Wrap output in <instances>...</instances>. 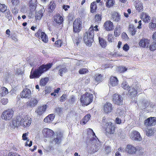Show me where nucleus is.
Masks as SVG:
<instances>
[{
	"label": "nucleus",
	"instance_id": "f257e3e1",
	"mask_svg": "<svg viewBox=\"0 0 156 156\" xmlns=\"http://www.w3.org/2000/svg\"><path fill=\"white\" fill-rule=\"evenodd\" d=\"M32 123V119L28 115H19L12 122V125L15 127H18L22 126L23 128L29 127Z\"/></svg>",
	"mask_w": 156,
	"mask_h": 156
},
{
	"label": "nucleus",
	"instance_id": "f03ea898",
	"mask_svg": "<svg viewBox=\"0 0 156 156\" xmlns=\"http://www.w3.org/2000/svg\"><path fill=\"white\" fill-rule=\"evenodd\" d=\"M53 66L52 63H48L46 64H43L35 69H31L30 78H38L44 73L51 69Z\"/></svg>",
	"mask_w": 156,
	"mask_h": 156
},
{
	"label": "nucleus",
	"instance_id": "7ed1b4c3",
	"mask_svg": "<svg viewBox=\"0 0 156 156\" xmlns=\"http://www.w3.org/2000/svg\"><path fill=\"white\" fill-rule=\"evenodd\" d=\"M94 35V29L92 25L89 28L87 32L85 33L83 37V40L86 44L90 46L93 42Z\"/></svg>",
	"mask_w": 156,
	"mask_h": 156
},
{
	"label": "nucleus",
	"instance_id": "20e7f679",
	"mask_svg": "<svg viewBox=\"0 0 156 156\" xmlns=\"http://www.w3.org/2000/svg\"><path fill=\"white\" fill-rule=\"evenodd\" d=\"M93 95L89 92H86L81 95L80 101L83 105L87 106L93 101Z\"/></svg>",
	"mask_w": 156,
	"mask_h": 156
},
{
	"label": "nucleus",
	"instance_id": "39448f33",
	"mask_svg": "<svg viewBox=\"0 0 156 156\" xmlns=\"http://www.w3.org/2000/svg\"><path fill=\"white\" fill-rule=\"evenodd\" d=\"M14 113V111L12 108H8L2 112L1 118L5 121L10 120L12 118Z\"/></svg>",
	"mask_w": 156,
	"mask_h": 156
},
{
	"label": "nucleus",
	"instance_id": "423d86ee",
	"mask_svg": "<svg viewBox=\"0 0 156 156\" xmlns=\"http://www.w3.org/2000/svg\"><path fill=\"white\" fill-rule=\"evenodd\" d=\"M104 128L106 134H112L115 132L116 127L114 123L109 122L105 123Z\"/></svg>",
	"mask_w": 156,
	"mask_h": 156
},
{
	"label": "nucleus",
	"instance_id": "0eeeda50",
	"mask_svg": "<svg viewBox=\"0 0 156 156\" xmlns=\"http://www.w3.org/2000/svg\"><path fill=\"white\" fill-rule=\"evenodd\" d=\"M82 22L80 18H76L73 24V31L75 33H78L81 30L82 27Z\"/></svg>",
	"mask_w": 156,
	"mask_h": 156
},
{
	"label": "nucleus",
	"instance_id": "6e6552de",
	"mask_svg": "<svg viewBox=\"0 0 156 156\" xmlns=\"http://www.w3.org/2000/svg\"><path fill=\"white\" fill-rule=\"evenodd\" d=\"M112 101L115 104L119 105H122L123 102V98L121 95L115 94L113 96Z\"/></svg>",
	"mask_w": 156,
	"mask_h": 156
},
{
	"label": "nucleus",
	"instance_id": "1a4fd4ad",
	"mask_svg": "<svg viewBox=\"0 0 156 156\" xmlns=\"http://www.w3.org/2000/svg\"><path fill=\"white\" fill-rule=\"evenodd\" d=\"M145 125L146 126H152L156 124V117H150L144 121Z\"/></svg>",
	"mask_w": 156,
	"mask_h": 156
},
{
	"label": "nucleus",
	"instance_id": "9d476101",
	"mask_svg": "<svg viewBox=\"0 0 156 156\" xmlns=\"http://www.w3.org/2000/svg\"><path fill=\"white\" fill-rule=\"evenodd\" d=\"M113 109V105L110 103L106 102L103 106V110L105 113L108 114L111 112Z\"/></svg>",
	"mask_w": 156,
	"mask_h": 156
},
{
	"label": "nucleus",
	"instance_id": "9b49d317",
	"mask_svg": "<svg viewBox=\"0 0 156 156\" xmlns=\"http://www.w3.org/2000/svg\"><path fill=\"white\" fill-rule=\"evenodd\" d=\"M104 29L107 31L112 30L114 28V26L112 22L110 20H107L105 22L103 25Z\"/></svg>",
	"mask_w": 156,
	"mask_h": 156
},
{
	"label": "nucleus",
	"instance_id": "f8f14e48",
	"mask_svg": "<svg viewBox=\"0 0 156 156\" xmlns=\"http://www.w3.org/2000/svg\"><path fill=\"white\" fill-rule=\"evenodd\" d=\"M130 137L133 140L138 141H140L142 139L140 133L136 130L133 131L131 133Z\"/></svg>",
	"mask_w": 156,
	"mask_h": 156
},
{
	"label": "nucleus",
	"instance_id": "ddd939ff",
	"mask_svg": "<svg viewBox=\"0 0 156 156\" xmlns=\"http://www.w3.org/2000/svg\"><path fill=\"white\" fill-rule=\"evenodd\" d=\"M31 92L29 89L26 88L23 89L20 93L21 98H30L31 96Z\"/></svg>",
	"mask_w": 156,
	"mask_h": 156
},
{
	"label": "nucleus",
	"instance_id": "4468645a",
	"mask_svg": "<svg viewBox=\"0 0 156 156\" xmlns=\"http://www.w3.org/2000/svg\"><path fill=\"white\" fill-rule=\"evenodd\" d=\"M137 151L136 147L131 145L128 144L126 146L125 151L129 154H136Z\"/></svg>",
	"mask_w": 156,
	"mask_h": 156
},
{
	"label": "nucleus",
	"instance_id": "2eb2a0df",
	"mask_svg": "<svg viewBox=\"0 0 156 156\" xmlns=\"http://www.w3.org/2000/svg\"><path fill=\"white\" fill-rule=\"evenodd\" d=\"M150 43L149 40L145 38H143L140 40L139 43V46L143 48H147Z\"/></svg>",
	"mask_w": 156,
	"mask_h": 156
},
{
	"label": "nucleus",
	"instance_id": "dca6fc26",
	"mask_svg": "<svg viewBox=\"0 0 156 156\" xmlns=\"http://www.w3.org/2000/svg\"><path fill=\"white\" fill-rule=\"evenodd\" d=\"M38 2L37 0H30L28 3V6L31 11H34L36 8Z\"/></svg>",
	"mask_w": 156,
	"mask_h": 156
},
{
	"label": "nucleus",
	"instance_id": "f3484780",
	"mask_svg": "<svg viewBox=\"0 0 156 156\" xmlns=\"http://www.w3.org/2000/svg\"><path fill=\"white\" fill-rule=\"evenodd\" d=\"M140 19L145 23H149L151 19L150 17L146 13L143 12L140 15Z\"/></svg>",
	"mask_w": 156,
	"mask_h": 156
},
{
	"label": "nucleus",
	"instance_id": "a211bd4d",
	"mask_svg": "<svg viewBox=\"0 0 156 156\" xmlns=\"http://www.w3.org/2000/svg\"><path fill=\"white\" fill-rule=\"evenodd\" d=\"M54 21L59 25L62 24L64 21L62 17L59 13L56 14L54 16Z\"/></svg>",
	"mask_w": 156,
	"mask_h": 156
},
{
	"label": "nucleus",
	"instance_id": "6ab92c4d",
	"mask_svg": "<svg viewBox=\"0 0 156 156\" xmlns=\"http://www.w3.org/2000/svg\"><path fill=\"white\" fill-rule=\"evenodd\" d=\"M109 83L113 87L117 86L119 84V80L116 77L112 76L109 79Z\"/></svg>",
	"mask_w": 156,
	"mask_h": 156
},
{
	"label": "nucleus",
	"instance_id": "aec40b11",
	"mask_svg": "<svg viewBox=\"0 0 156 156\" xmlns=\"http://www.w3.org/2000/svg\"><path fill=\"white\" fill-rule=\"evenodd\" d=\"M38 101L35 98H31L30 101L27 103V107L33 108L35 107L37 104Z\"/></svg>",
	"mask_w": 156,
	"mask_h": 156
},
{
	"label": "nucleus",
	"instance_id": "412c9836",
	"mask_svg": "<svg viewBox=\"0 0 156 156\" xmlns=\"http://www.w3.org/2000/svg\"><path fill=\"white\" fill-rule=\"evenodd\" d=\"M47 108V105H46L39 107L36 112L39 115H41L46 111Z\"/></svg>",
	"mask_w": 156,
	"mask_h": 156
},
{
	"label": "nucleus",
	"instance_id": "4be33fe9",
	"mask_svg": "<svg viewBox=\"0 0 156 156\" xmlns=\"http://www.w3.org/2000/svg\"><path fill=\"white\" fill-rule=\"evenodd\" d=\"M28 132L27 133H23L22 136V139L23 140H27V142L25 144V145L26 146H28L29 147H30L32 145V141H30V143L28 144V142L29 141V139H28L27 136H28Z\"/></svg>",
	"mask_w": 156,
	"mask_h": 156
},
{
	"label": "nucleus",
	"instance_id": "5701e85b",
	"mask_svg": "<svg viewBox=\"0 0 156 156\" xmlns=\"http://www.w3.org/2000/svg\"><path fill=\"white\" fill-rule=\"evenodd\" d=\"M148 26L150 29L154 30H156V19L154 18L149 24Z\"/></svg>",
	"mask_w": 156,
	"mask_h": 156
},
{
	"label": "nucleus",
	"instance_id": "b1692460",
	"mask_svg": "<svg viewBox=\"0 0 156 156\" xmlns=\"http://www.w3.org/2000/svg\"><path fill=\"white\" fill-rule=\"evenodd\" d=\"M55 118V115L53 114L49 115L44 120V122L50 123L52 122Z\"/></svg>",
	"mask_w": 156,
	"mask_h": 156
},
{
	"label": "nucleus",
	"instance_id": "393cba45",
	"mask_svg": "<svg viewBox=\"0 0 156 156\" xmlns=\"http://www.w3.org/2000/svg\"><path fill=\"white\" fill-rule=\"evenodd\" d=\"M121 16L117 12H114L112 15V18L113 20L115 22H118L120 20Z\"/></svg>",
	"mask_w": 156,
	"mask_h": 156
},
{
	"label": "nucleus",
	"instance_id": "a878e982",
	"mask_svg": "<svg viewBox=\"0 0 156 156\" xmlns=\"http://www.w3.org/2000/svg\"><path fill=\"white\" fill-rule=\"evenodd\" d=\"M56 7V3L55 2V1H51L49 5H48V9L49 10V11L50 12H53Z\"/></svg>",
	"mask_w": 156,
	"mask_h": 156
},
{
	"label": "nucleus",
	"instance_id": "bb28decb",
	"mask_svg": "<svg viewBox=\"0 0 156 156\" xmlns=\"http://www.w3.org/2000/svg\"><path fill=\"white\" fill-rule=\"evenodd\" d=\"M128 30L132 36L135 35L136 32V28L133 24L129 25Z\"/></svg>",
	"mask_w": 156,
	"mask_h": 156
},
{
	"label": "nucleus",
	"instance_id": "cd10ccee",
	"mask_svg": "<svg viewBox=\"0 0 156 156\" xmlns=\"http://www.w3.org/2000/svg\"><path fill=\"white\" fill-rule=\"evenodd\" d=\"M121 27L119 25L117 26L114 31V35L115 37H119L121 34Z\"/></svg>",
	"mask_w": 156,
	"mask_h": 156
},
{
	"label": "nucleus",
	"instance_id": "c85d7f7f",
	"mask_svg": "<svg viewBox=\"0 0 156 156\" xmlns=\"http://www.w3.org/2000/svg\"><path fill=\"white\" fill-rule=\"evenodd\" d=\"M129 92L130 96L132 97L136 96L137 93V90L134 87L130 88Z\"/></svg>",
	"mask_w": 156,
	"mask_h": 156
},
{
	"label": "nucleus",
	"instance_id": "c756f323",
	"mask_svg": "<svg viewBox=\"0 0 156 156\" xmlns=\"http://www.w3.org/2000/svg\"><path fill=\"white\" fill-rule=\"evenodd\" d=\"M90 117L91 115L90 114L86 115L81 122V124L82 125L85 124L89 121Z\"/></svg>",
	"mask_w": 156,
	"mask_h": 156
},
{
	"label": "nucleus",
	"instance_id": "7c9ffc66",
	"mask_svg": "<svg viewBox=\"0 0 156 156\" xmlns=\"http://www.w3.org/2000/svg\"><path fill=\"white\" fill-rule=\"evenodd\" d=\"M103 77L102 75L101 74H97L95 75V80L97 84L99 83L102 81Z\"/></svg>",
	"mask_w": 156,
	"mask_h": 156
},
{
	"label": "nucleus",
	"instance_id": "2f4dec72",
	"mask_svg": "<svg viewBox=\"0 0 156 156\" xmlns=\"http://www.w3.org/2000/svg\"><path fill=\"white\" fill-rule=\"evenodd\" d=\"M99 41L100 44L103 48H105L107 46V42L103 38L99 37Z\"/></svg>",
	"mask_w": 156,
	"mask_h": 156
},
{
	"label": "nucleus",
	"instance_id": "473e14b6",
	"mask_svg": "<svg viewBox=\"0 0 156 156\" xmlns=\"http://www.w3.org/2000/svg\"><path fill=\"white\" fill-rule=\"evenodd\" d=\"M43 11L42 10H40L35 14V18L37 20H40L43 16Z\"/></svg>",
	"mask_w": 156,
	"mask_h": 156
},
{
	"label": "nucleus",
	"instance_id": "72a5a7b5",
	"mask_svg": "<svg viewBox=\"0 0 156 156\" xmlns=\"http://www.w3.org/2000/svg\"><path fill=\"white\" fill-rule=\"evenodd\" d=\"M145 132L147 136H151L154 133V129L152 128L149 129L147 128L145 129Z\"/></svg>",
	"mask_w": 156,
	"mask_h": 156
},
{
	"label": "nucleus",
	"instance_id": "f704fd0d",
	"mask_svg": "<svg viewBox=\"0 0 156 156\" xmlns=\"http://www.w3.org/2000/svg\"><path fill=\"white\" fill-rule=\"evenodd\" d=\"M87 134L88 136H93L94 139H95L97 137L95 135V133L94 132L93 130L90 128H89L87 130Z\"/></svg>",
	"mask_w": 156,
	"mask_h": 156
},
{
	"label": "nucleus",
	"instance_id": "c9c22d12",
	"mask_svg": "<svg viewBox=\"0 0 156 156\" xmlns=\"http://www.w3.org/2000/svg\"><path fill=\"white\" fill-rule=\"evenodd\" d=\"M44 131H45V133H43V134L45 137H50L53 135V133H51L49 129H45L44 130Z\"/></svg>",
	"mask_w": 156,
	"mask_h": 156
},
{
	"label": "nucleus",
	"instance_id": "e433bc0d",
	"mask_svg": "<svg viewBox=\"0 0 156 156\" xmlns=\"http://www.w3.org/2000/svg\"><path fill=\"white\" fill-rule=\"evenodd\" d=\"M48 79L47 77H45L41 79L40 81V85L41 86H45L48 83Z\"/></svg>",
	"mask_w": 156,
	"mask_h": 156
},
{
	"label": "nucleus",
	"instance_id": "4c0bfd02",
	"mask_svg": "<svg viewBox=\"0 0 156 156\" xmlns=\"http://www.w3.org/2000/svg\"><path fill=\"white\" fill-rule=\"evenodd\" d=\"M41 37L42 40L44 43H47L48 41V37L47 36L44 32L41 33Z\"/></svg>",
	"mask_w": 156,
	"mask_h": 156
},
{
	"label": "nucleus",
	"instance_id": "58836bf2",
	"mask_svg": "<svg viewBox=\"0 0 156 156\" xmlns=\"http://www.w3.org/2000/svg\"><path fill=\"white\" fill-rule=\"evenodd\" d=\"M97 8L96 2H94L91 3L90 8V11L91 12H95L96 11Z\"/></svg>",
	"mask_w": 156,
	"mask_h": 156
},
{
	"label": "nucleus",
	"instance_id": "ea45409f",
	"mask_svg": "<svg viewBox=\"0 0 156 156\" xmlns=\"http://www.w3.org/2000/svg\"><path fill=\"white\" fill-rule=\"evenodd\" d=\"M10 3L13 6H17L20 4V0H10Z\"/></svg>",
	"mask_w": 156,
	"mask_h": 156
},
{
	"label": "nucleus",
	"instance_id": "a19ab883",
	"mask_svg": "<svg viewBox=\"0 0 156 156\" xmlns=\"http://www.w3.org/2000/svg\"><path fill=\"white\" fill-rule=\"evenodd\" d=\"M115 2L113 0H108L106 3V6L108 8L111 7L114 5Z\"/></svg>",
	"mask_w": 156,
	"mask_h": 156
},
{
	"label": "nucleus",
	"instance_id": "79ce46f5",
	"mask_svg": "<svg viewBox=\"0 0 156 156\" xmlns=\"http://www.w3.org/2000/svg\"><path fill=\"white\" fill-rule=\"evenodd\" d=\"M2 91L1 94L2 96H5L8 93V89L5 87H2L1 88Z\"/></svg>",
	"mask_w": 156,
	"mask_h": 156
},
{
	"label": "nucleus",
	"instance_id": "37998d69",
	"mask_svg": "<svg viewBox=\"0 0 156 156\" xmlns=\"http://www.w3.org/2000/svg\"><path fill=\"white\" fill-rule=\"evenodd\" d=\"M135 7L136 10L138 11L139 12L142 11L143 9V4L141 3H140L136 5Z\"/></svg>",
	"mask_w": 156,
	"mask_h": 156
},
{
	"label": "nucleus",
	"instance_id": "c03bdc74",
	"mask_svg": "<svg viewBox=\"0 0 156 156\" xmlns=\"http://www.w3.org/2000/svg\"><path fill=\"white\" fill-rule=\"evenodd\" d=\"M5 15L6 17L9 20H12V15L9 10H8L6 11V12L5 13Z\"/></svg>",
	"mask_w": 156,
	"mask_h": 156
},
{
	"label": "nucleus",
	"instance_id": "a18cd8bd",
	"mask_svg": "<svg viewBox=\"0 0 156 156\" xmlns=\"http://www.w3.org/2000/svg\"><path fill=\"white\" fill-rule=\"evenodd\" d=\"M89 71L87 68H81L79 71V73L80 74H84L87 73Z\"/></svg>",
	"mask_w": 156,
	"mask_h": 156
},
{
	"label": "nucleus",
	"instance_id": "49530a36",
	"mask_svg": "<svg viewBox=\"0 0 156 156\" xmlns=\"http://www.w3.org/2000/svg\"><path fill=\"white\" fill-rule=\"evenodd\" d=\"M67 71V69L66 67L60 69L58 71V73L59 75L61 76H62L63 74L64 73H65Z\"/></svg>",
	"mask_w": 156,
	"mask_h": 156
},
{
	"label": "nucleus",
	"instance_id": "de8ad7c7",
	"mask_svg": "<svg viewBox=\"0 0 156 156\" xmlns=\"http://www.w3.org/2000/svg\"><path fill=\"white\" fill-rule=\"evenodd\" d=\"M114 38L112 34H108L107 35V40L110 43H112L113 41Z\"/></svg>",
	"mask_w": 156,
	"mask_h": 156
},
{
	"label": "nucleus",
	"instance_id": "09e8293b",
	"mask_svg": "<svg viewBox=\"0 0 156 156\" xmlns=\"http://www.w3.org/2000/svg\"><path fill=\"white\" fill-rule=\"evenodd\" d=\"M7 6L5 4L0 3V12H5L7 10Z\"/></svg>",
	"mask_w": 156,
	"mask_h": 156
},
{
	"label": "nucleus",
	"instance_id": "8fccbe9b",
	"mask_svg": "<svg viewBox=\"0 0 156 156\" xmlns=\"http://www.w3.org/2000/svg\"><path fill=\"white\" fill-rule=\"evenodd\" d=\"M149 48L150 50L154 51L156 49V43L153 42L150 45Z\"/></svg>",
	"mask_w": 156,
	"mask_h": 156
},
{
	"label": "nucleus",
	"instance_id": "3c124183",
	"mask_svg": "<svg viewBox=\"0 0 156 156\" xmlns=\"http://www.w3.org/2000/svg\"><path fill=\"white\" fill-rule=\"evenodd\" d=\"M63 110V108L57 107L55 108V112L58 114H60L62 113Z\"/></svg>",
	"mask_w": 156,
	"mask_h": 156
},
{
	"label": "nucleus",
	"instance_id": "603ef678",
	"mask_svg": "<svg viewBox=\"0 0 156 156\" xmlns=\"http://www.w3.org/2000/svg\"><path fill=\"white\" fill-rule=\"evenodd\" d=\"M122 87L125 90H128L129 88V86L126 82H123L122 84Z\"/></svg>",
	"mask_w": 156,
	"mask_h": 156
},
{
	"label": "nucleus",
	"instance_id": "864d4df0",
	"mask_svg": "<svg viewBox=\"0 0 156 156\" xmlns=\"http://www.w3.org/2000/svg\"><path fill=\"white\" fill-rule=\"evenodd\" d=\"M62 43V41L61 40H58L55 42V46L59 48L61 47Z\"/></svg>",
	"mask_w": 156,
	"mask_h": 156
},
{
	"label": "nucleus",
	"instance_id": "5fc2aeb1",
	"mask_svg": "<svg viewBox=\"0 0 156 156\" xmlns=\"http://www.w3.org/2000/svg\"><path fill=\"white\" fill-rule=\"evenodd\" d=\"M16 7L15 6L14 7L12 8L11 10L12 14L14 15H16L18 12L19 9Z\"/></svg>",
	"mask_w": 156,
	"mask_h": 156
},
{
	"label": "nucleus",
	"instance_id": "6e6d98bb",
	"mask_svg": "<svg viewBox=\"0 0 156 156\" xmlns=\"http://www.w3.org/2000/svg\"><path fill=\"white\" fill-rule=\"evenodd\" d=\"M122 38L125 41H127L128 40L129 38V37L126 34L125 32H123L122 33Z\"/></svg>",
	"mask_w": 156,
	"mask_h": 156
},
{
	"label": "nucleus",
	"instance_id": "4d7b16f0",
	"mask_svg": "<svg viewBox=\"0 0 156 156\" xmlns=\"http://www.w3.org/2000/svg\"><path fill=\"white\" fill-rule=\"evenodd\" d=\"M137 151H138L139 152V154L142 155L144 154V149L142 147H139L137 149Z\"/></svg>",
	"mask_w": 156,
	"mask_h": 156
},
{
	"label": "nucleus",
	"instance_id": "13d9d810",
	"mask_svg": "<svg viewBox=\"0 0 156 156\" xmlns=\"http://www.w3.org/2000/svg\"><path fill=\"white\" fill-rule=\"evenodd\" d=\"M1 103L3 105H6L8 102V100L7 98H3L1 100Z\"/></svg>",
	"mask_w": 156,
	"mask_h": 156
},
{
	"label": "nucleus",
	"instance_id": "bf43d9fd",
	"mask_svg": "<svg viewBox=\"0 0 156 156\" xmlns=\"http://www.w3.org/2000/svg\"><path fill=\"white\" fill-rule=\"evenodd\" d=\"M127 70V68H126L124 66H121L119 68V71L121 73H124Z\"/></svg>",
	"mask_w": 156,
	"mask_h": 156
},
{
	"label": "nucleus",
	"instance_id": "052dcab7",
	"mask_svg": "<svg viewBox=\"0 0 156 156\" xmlns=\"http://www.w3.org/2000/svg\"><path fill=\"white\" fill-rule=\"evenodd\" d=\"M95 20L98 22L100 21L101 19V15L99 14H96L95 16Z\"/></svg>",
	"mask_w": 156,
	"mask_h": 156
},
{
	"label": "nucleus",
	"instance_id": "680f3d73",
	"mask_svg": "<svg viewBox=\"0 0 156 156\" xmlns=\"http://www.w3.org/2000/svg\"><path fill=\"white\" fill-rule=\"evenodd\" d=\"M66 98V95L65 94H62L60 98V101L61 102H63L65 101Z\"/></svg>",
	"mask_w": 156,
	"mask_h": 156
},
{
	"label": "nucleus",
	"instance_id": "e2e57ef3",
	"mask_svg": "<svg viewBox=\"0 0 156 156\" xmlns=\"http://www.w3.org/2000/svg\"><path fill=\"white\" fill-rule=\"evenodd\" d=\"M129 46L127 44H125L122 48L123 50L126 51H127L129 50Z\"/></svg>",
	"mask_w": 156,
	"mask_h": 156
},
{
	"label": "nucleus",
	"instance_id": "0e129e2a",
	"mask_svg": "<svg viewBox=\"0 0 156 156\" xmlns=\"http://www.w3.org/2000/svg\"><path fill=\"white\" fill-rule=\"evenodd\" d=\"M105 151L107 154H108L111 152V147L110 146H107L105 147Z\"/></svg>",
	"mask_w": 156,
	"mask_h": 156
},
{
	"label": "nucleus",
	"instance_id": "69168bd1",
	"mask_svg": "<svg viewBox=\"0 0 156 156\" xmlns=\"http://www.w3.org/2000/svg\"><path fill=\"white\" fill-rule=\"evenodd\" d=\"M75 98L74 96L72 95L70 99V102L71 104H73L75 102Z\"/></svg>",
	"mask_w": 156,
	"mask_h": 156
},
{
	"label": "nucleus",
	"instance_id": "338daca9",
	"mask_svg": "<svg viewBox=\"0 0 156 156\" xmlns=\"http://www.w3.org/2000/svg\"><path fill=\"white\" fill-rule=\"evenodd\" d=\"M42 32L41 30H39L35 34V36L37 37H38L40 36V34H41V33Z\"/></svg>",
	"mask_w": 156,
	"mask_h": 156
},
{
	"label": "nucleus",
	"instance_id": "774afa93",
	"mask_svg": "<svg viewBox=\"0 0 156 156\" xmlns=\"http://www.w3.org/2000/svg\"><path fill=\"white\" fill-rule=\"evenodd\" d=\"M153 39L156 41V31L154 32L152 36Z\"/></svg>",
	"mask_w": 156,
	"mask_h": 156
}]
</instances>
